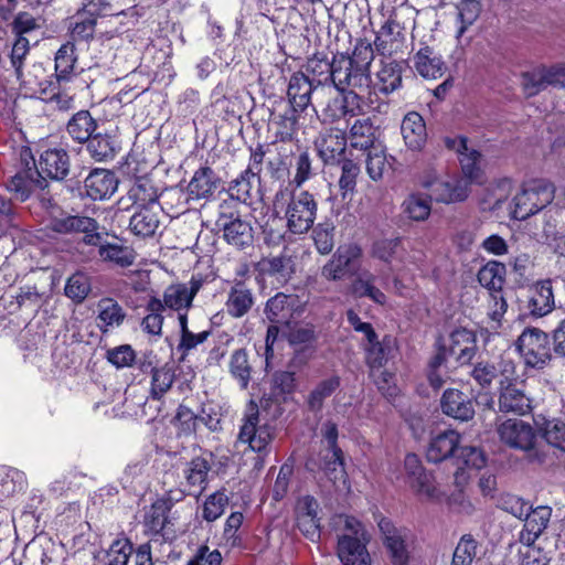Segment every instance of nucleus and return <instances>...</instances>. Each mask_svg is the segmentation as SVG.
<instances>
[{"label": "nucleus", "mask_w": 565, "mask_h": 565, "mask_svg": "<svg viewBox=\"0 0 565 565\" xmlns=\"http://www.w3.org/2000/svg\"><path fill=\"white\" fill-rule=\"evenodd\" d=\"M169 504L164 500L156 501L145 515V526L148 532L158 535L160 534L163 540L173 537V531H170L168 524Z\"/></svg>", "instance_id": "38"}, {"label": "nucleus", "mask_w": 565, "mask_h": 565, "mask_svg": "<svg viewBox=\"0 0 565 565\" xmlns=\"http://www.w3.org/2000/svg\"><path fill=\"white\" fill-rule=\"evenodd\" d=\"M55 75L58 83L68 82L75 74L77 54L75 43L67 41L55 54Z\"/></svg>", "instance_id": "47"}, {"label": "nucleus", "mask_w": 565, "mask_h": 565, "mask_svg": "<svg viewBox=\"0 0 565 565\" xmlns=\"http://www.w3.org/2000/svg\"><path fill=\"white\" fill-rule=\"evenodd\" d=\"M383 545L393 565H408L411 558V531L404 526H396L390 519L379 521Z\"/></svg>", "instance_id": "5"}, {"label": "nucleus", "mask_w": 565, "mask_h": 565, "mask_svg": "<svg viewBox=\"0 0 565 565\" xmlns=\"http://www.w3.org/2000/svg\"><path fill=\"white\" fill-rule=\"evenodd\" d=\"M296 297L292 295H286L284 292L276 294L266 302V318L276 324L288 322L294 307L296 306Z\"/></svg>", "instance_id": "45"}, {"label": "nucleus", "mask_w": 565, "mask_h": 565, "mask_svg": "<svg viewBox=\"0 0 565 565\" xmlns=\"http://www.w3.org/2000/svg\"><path fill=\"white\" fill-rule=\"evenodd\" d=\"M305 70L303 73L309 75L319 88L333 82V60L330 62L326 57L313 55L307 61Z\"/></svg>", "instance_id": "51"}, {"label": "nucleus", "mask_w": 565, "mask_h": 565, "mask_svg": "<svg viewBox=\"0 0 565 565\" xmlns=\"http://www.w3.org/2000/svg\"><path fill=\"white\" fill-rule=\"evenodd\" d=\"M552 284V279H543L530 288L526 309L532 317H544L555 308Z\"/></svg>", "instance_id": "23"}, {"label": "nucleus", "mask_w": 565, "mask_h": 565, "mask_svg": "<svg viewBox=\"0 0 565 565\" xmlns=\"http://www.w3.org/2000/svg\"><path fill=\"white\" fill-rule=\"evenodd\" d=\"M460 436L455 430H445L431 437L427 449L428 461L437 463L450 457H456L459 448Z\"/></svg>", "instance_id": "27"}, {"label": "nucleus", "mask_w": 565, "mask_h": 565, "mask_svg": "<svg viewBox=\"0 0 565 565\" xmlns=\"http://www.w3.org/2000/svg\"><path fill=\"white\" fill-rule=\"evenodd\" d=\"M555 184L545 179L534 181L529 188L515 194L512 201V217L526 220L552 203L555 198Z\"/></svg>", "instance_id": "3"}, {"label": "nucleus", "mask_w": 565, "mask_h": 565, "mask_svg": "<svg viewBox=\"0 0 565 565\" xmlns=\"http://www.w3.org/2000/svg\"><path fill=\"white\" fill-rule=\"evenodd\" d=\"M501 383V393L499 396V409L503 413H514L525 415L531 411V399L515 384L509 383L503 386Z\"/></svg>", "instance_id": "36"}, {"label": "nucleus", "mask_w": 565, "mask_h": 565, "mask_svg": "<svg viewBox=\"0 0 565 565\" xmlns=\"http://www.w3.org/2000/svg\"><path fill=\"white\" fill-rule=\"evenodd\" d=\"M254 306V296L244 282H236L228 291L225 302L227 313L233 318H242Z\"/></svg>", "instance_id": "40"}, {"label": "nucleus", "mask_w": 565, "mask_h": 565, "mask_svg": "<svg viewBox=\"0 0 565 565\" xmlns=\"http://www.w3.org/2000/svg\"><path fill=\"white\" fill-rule=\"evenodd\" d=\"M362 95L360 93L344 92L332 98L323 113L326 119L331 121L345 117H354L361 113Z\"/></svg>", "instance_id": "31"}, {"label": "nucleus", "mask_w": 565, "mask_h": 565, "mask_svg": "<svg viewBox=\"0 0 565 565\" xmlns=\"http://www.w3.org/2000/svg\"><path fill=\"white\" fill-rule=\"evenodd\" d=\"M376 127L370 118L358 119L350 129V143L354 149L369 150L376 139Z\"/></svg>", "instance_id": "49"}, {"label": "nucleus", "mask_w": 565, "mask_h": 565, "mask_svg": "<svg viewBox=\"0 0 565 565\" xmlns=\"http://www.w3.org/2000/svg\"><path fill=\"white\" fill-rule=\"evenodd\" d=\"M446 146L458 153L463 175L470 182L480 181L481 169L479 163L481 153L468 147V139L462 136L447 138Z\"/></svg>", "instance_id": "19"}, {"label": "nucleus", "mask_w": 565, "mask_h": 565, "mask_svg": "<svg viewBox=\"0 0 565 565\" xmlns=\"http://www.w3.org/2000/svg\"><path fill=\"white\" fill-rule=\"evenodd\" d=\"M134 553L132 543L128 539L115 540L99 558L100 565H128Z\"/></svg>", "instance_id": "55"}, {"label": "nucleus", "mask_w": 565, "mask_h": 565, "mask_svg": "<svg viewBox=\"0 0 565 565\" xmlns=\"http://www.w3.org/2000/svg\"><path fill=\"white\" fill-rule=\"evenodd\" d=\"M146 310L148 315L141 321L142 330L152 335H160L163 324V302L157 297H151L146 306Z\"/></svg>", "instance_id": "56"}, {"label": "nucleus", "mask_w": 565, "mask_h": 565, "mask_svg": "<svg viewBox=\"0 0 565 565\" xmlns=\"http://www.w3.org/2000/svg\"><path fill=\"white\" fill-rule=\"evenodd\" d=\"M440 406L444 414L460 422H468L475 416L472 399L459 390H446Z\"/></svg>", "instance_id": "26"}, {"label": "nucleus", "mask_w": 565, "mask_h": 565, "mask_svg": "<svg viewBox=\"0 0 565 565\" xmlns=\"http://www.w3.org/2000/svg\"><path fill=\"white\" fill-rule=\"evenodd\" d=\"M515 348L526 366L543 369L552 358L547 333L537 328H525L515 341Z\"/></svg>", "instance_id": "4"}, {"label": "nucleus", "mask_w": 565, "mask_h": 565, "mask_svg": "<svg viewBox=\"0 0 565 565\" xmlns=\"http://www.w3.org/2000/svg\"><path fill=\"white\" fill-rule=\"evenodd\" d=\"M404 40L402 25L388 19L376 33L373 50L383 56H392L402 50Z\"/></svg>", "instance_id": "25"}, {"label": "nucleus", "mask_w": 565, "mask_h": 565, "mask_svg": "<svg viewBox=\"0 0 565 565\" xmlns=\"http://www.w3.org/2000/svg\"><path fill=\"white\" fill-rule=\"evenodd\" d=\"M374 60V50L371 43L360 41L356 43L351 56L337 54L333 56L332 85L340 93L353 92L362 95L370 90L371 64Z\"/></svg>", "instance_id": "1"}, {"label": "nucleus", "mask_w": 565, "mask_h": 565, "mask_svg": "<svg viewBox=\"0 0 565 565\" xmlns=\"http://www.w3.org/2000/svg\"><path fill=\"white\" fill-rule=\"evenodd\" d=\"M202 287L200 279H191L189 284H177L169 286L161 300L166 308L172 310L188 309L192 306V301Z\"/></svg>", "instance_id": "30"}, {"label": "nucleus", "mask_w": 565, "mask_h": 565, "mask_svg": "<svg viewBox=\"0 0 565 565\" xmlns=\"http://www.w3.org/2000/svg\"><path fill=\"white\" fill-rule=\"evenodd\" d=\"M551 515L552 509L548 507L540 505L531 509L523 519L524 526L520 532V542L531 547L547 527Z\"/></svg>", "instance_id": "29"}, {"label": "nucleus", "mask_w": 565, "mask_h": 565, "mask_svg": "<svg viewBox=\"0 0 565 565\" xmlns=\"http://www.w3.org/2000/svg\"><path fill=\"white\" fill-rule=\"evenodd\" d=\"M51 228L58 234L83 233V242L86 245H98L102 241L97 221L84 215L55 217L51 222Z\"/></svg>", "instance_id": "8"}, {"label": "nucleus", "mask_w": 565, "mask_h": 565, "mask_svg": "<svg viewBox=\"0 0 565 565\" xmlns=\"http://www.w3.org/2000/svg\"><path fill=\"white\" fill-rule=\"evenodd\" d=\"M258 411L247 415L241 426L237 443L246 444L253 451L266 455L273 440V428L269 425H258Z\"/></svg>", "instance_id": "9"}, {"label": "nucleus", "mask_w": 565, "mask_h": 565, "mask_svg": "<svg viewBox=\"0 0 565 565\" xmlns=\"http://www.w3.org/2000/svg\"><path fill=\"white\" fill-rule=\"evenodd\" d=\"M20 85L30 95H54L53 84L45 79V72L41 64H33L26 73L22 71L21 76H17Z\"/></svg>", "instance_id": "43"}, {"label": "nucleus", "mask_w": 565, "mask_h": 565, "mask_svg": "<svg viewBox=\"0 0 565 565\" xmlns=\"http://www.w3.org/2000/svg\"><path fill=\"white\" fill-rule=\"evenodd\" d=\"M98 254L104 262L111 263L121 268L129 267L135 262L134 250L127 246L115 243H102L97 245Z\"/></svg>", "instance_id": "52"}, {"label": "nucleus", "mask_w": 565, "mask_h": 565, "mask_svg": "<svg viewBox=\"0 0 565 565\" xmlns=\"http://www.w3.org/2000/svg\"><path fill=\"white\" fill-rule=\"evenodd\" d=\"M31 162L41 172V177L63 180L70 171V157L64 149H47L40 156L38 166L32 157Z\"/></svg>", "instance_id": "21"}, {"label": "nucleus", "mask_w": 565, "mask_h": 565, "mask_svg": "<svg viewBox=\"0 0 565 565\" xmlns=\"http://www.w3.org/2000/svg\"><path fill=\"white\" fill-rule=\"evenodd\" d=\"M450 355H454L461 365L468 364L476 354V335L466 328L454 330L449 337Z\"/></svg>", "instance_id": "35"}, {"label": "nucleus", "mask_w": 565, "mask_h": 565, "mask_svg": "<svg viewBox=\"0 0 565 565\" xmlns=\"http://www.w3.org/2000/svg\"><path fill=\"white\" fill-rule=\"evenodd\" d=\"M97 129V122L88 110L75 113L66 125L67 134L79 143L86 142Z\"/></svg>", "instance_id": "46"}, {"label": "nucleus", "mask_w": 565, "mask_h": 565, "mask_svg": "<svg viewBox=\"0 0 565 565\" xmlns=\"http://www.w3.org/2000/svg\"><path fill=\"white\" fill-rule=\"evenodd\" d=\"M457 38H461L470 25H472L480 15L481 4L477 0H461L457 4Z\"/></svg>", "instance_id": "58"}, {"label": "nucleus", "mask_w": 565, "mask_h": 565, "mask_svg": "<svg viewBox=\"0 0 565 565\" xmlns=\"http://www.w3.org/2000/svg\"><path fill=\"white\" fill-rule=\"evenodd\" d=\"M500 439L511 448L530 450L536 434L534 428L521 419H508L498 427Z\"/></svg>", "instance_id": "11"}, {"label": "nucleus", "mask_w": 565, "mask_h": 565, "mask_svg": "<svg viewBox=\"0 0 565 565\" xmlns=\"http://www.w3.org/2000/svg\"><path fill=\"white\" fill-rule=\"evenodd\" d=\"M211 468V460L205 456L193 457L184 463L182 476L188 494L199 497L205 490Z\"/></svg>", "instance_id": "17"}, {"label": "nucleus", "mask_w": 565, "mask_h": 565, "mask_svg": "<svg viewBox=\"0 0 565 565\" xmlns=\"http://www.w3.org/2000/svg\"><path fill=\"white\" fill-rule=\"evenodd\" d=\"M407 482L412 490L422 499L440 501L444 497V492L436 484L434 476L426 470L409 479Z\"/></svg>", "instance_id": "53"}, {"label": "nucleus", "mask_w": 565, "mask_h": 565, "mask_svg": "<svg viewBox=\"0 0 565 565\" xmlns=\"http://www.w3.org/2000/svg\"><path fill=\"white\" fill-rule=\"evenodd\" d=\"M550 86L565 87V64L551 67L539 65L521 74V87L525 97L536 96Z\"/></svg>", "instance_id": "6"}, {"label": "nucleus", "mask_w": 565, "mask_h": 565, "mask_svg": "<svg viewBox=\"0 0 565 565\" xmlns=\"http://www.w3.org/2000/svg\"><path fill=\"white\" fill-rule=\"evenodd\" d=\"M376 276L364 270L352 282V292L358 298H369L375 303L384 305L386 296L375 286Z\"/></svg>", "instance_id": "48"}, {"label": "nucleus", "mask_w": 565, "mask_h": 565, "mask_svg": "<svg viewBox=\"0 0 565 565\" xmlns=\"http://www.w3.org/2000/svg\"><path fill=\"white\" fill-rule=\"evenodd\" d=\"M161 205L138 207L129 222L130 231L141 237H150L160 226Z\"/></svg>", "instance_id": "32"}, {"label": "nucleus", "mask_w": 565, "mask_h": 565, "mask_svg": "<svg viewBox=\"0 0 565 565\" xmlns=\"http://www.w3.org/2000/svg\"><path fill=\"white\" fill-rule=\"evenodd\" d=\"M477 548L478 542L471 534L462 535L455 547L450 565H472Z\"/></svg>", "instance_id": "62"}, {"label": "nucleus", "mask_w": 565, "mask_h": 565, "mask_svg": "<svg viewBox=\"0 0 565 565\" xmlns=\"http://www.w3.org/2000/svg\"><path fill=\"white\" fill-rule=\"evenodd\" d=\"M318 508V501L311 495L299 498L296 504L298 529L311 541H316L320 537Z\"/></svg>", "instance_id": "20"}, {"label": "nucleus", "mask_w": 565, "mask_h": 565, "mask_svg": "<svg viewBox=\"0 0 565 565\" xmlns=\"http://www.w3.org/2000/svg\"><path fill=\"white\" fill-rule=\"evenodd\" d=\"M415 71L424 78L436 79L446 71L445 62L440 54L430 46L420 47L413 57Z\"/></svg>", "instance_id": "34"}, {"label": "nucleus", "mask_w": 565, "mask_h": 565, "mask_svg": "<svg viewBox=\"0 0 565 565\" xmlns=\"http://www.w3.org/2000/svg\"><path fill=\"white\" fill-rule=\"evenodd\" d=\"M174 379V370L168 364L159 369H153L150 396L153 399H160L171 388Z\"/></svg>", "instance_id": "60"}, {"label": "nucleus", "mask_w": 565, "mask_h": 565, "mask_svg": "<svg viewBox=\"0 0 565 565\" xmlns=\"http://www.w3.org/2000/svg\"><path fill=\"white\" fill-rule=\"evenodd\" d=\"M97 309L98 328L103 333L119 328L126 319L124 308L113 298H102L97 303Z\"/></svg>", "instance_id": "41"}, {"label": "nucleus", "mask_w": 565, "mask_h": 565, "mask_svg": "<svg viewBox=\"0 0 565 565\" xmlns=\"http://www.w3.org/2000/svg\"><path fill=\"white\" fill-rule=\"evenodd\" d=\"M259 183V177L252 178L243 171L235 180L230 183L228 194L232 199L246 203L252 199V190Z\"/></svg>", "instance_id": "63"}, {"label": "nucleus", "mask_w": 565, "mask_h": 565, "mask_svg": "<svg viewBox=\"0 0 565 565\" xmlns=\"http://www.w3.org/2000/svg\"><path fill=\"white\" fill-rule=\"evenodd\" d=\"M318 89L319 87L309 75L296 72L289 78L286 103L305 111L311 105L312 94Z\"/></svg>", "instance_id": "24"}, {"label": "nucleus", "mask_w": 565, "mask_h": 565, "mask_svg": "<svg viewBox=\"0 0 565 565\" xmlns=\"http://www.w3.org/2000/svg\"><path fill=\"white\" fill-rule=\"evenodd\" d=\"M220 178L210 167L199 168L188 184V193L191 199H209L217 189Z\"/></svg>", "instance_id": "37"}, {"label": "nucleus", "mask_w": 565, "mask_h": 565, "mask_svg": "<svg viewBox=\"0 0 565 565\" xmlns=\"http://www.w3.org/2000/svg\"><path fill=\"white\" fill-rule=\"evenodd\" d=\"M468 182L465 180H436L430 184V196L439 203L462 202L468 198Z\"/></svg>", "instance_id": "33"}, {"label": "nucleus", "mask_w": 565, "mask_h": 565, "mask_svg": "<svg viewBox=\"0 0 565 565\" xmlns=\"http://www.w3.org/2000/svg\"><path fill=\"white\" fill-rule=\"evenodd\" d=\"M401 134L408 150L422 151L427 142V129L422 115L417 111L407 113L401 124Z\"/></svg>", "instance_id": "22"}, {"label": "nucleus", "mask_w": 565, "mask_h": 565, "mask_svg": "<svg viewBox=\"0 0 565 565\" xmlns=\"http://www.w3.org/2000/svg\"><path fill=\"white\" fill-rule=\"evenodd\" d=\"M259 265L263 274L274 278L278 284L287 282L294 271L291 259L285 255L264 258Z\"/></svg>", "instance_id": "50"}, {"label": "nucleus", "mask_w": 565, "mask_h": 565, "mask_svg": "<svg viewBox=\"0 0 565 565\" xmlns=\"http://www.w3.org/2000/svg\"><path fill=\"white\" fill-rule=\"evenodd\" d=\"M338 164L341 167L339 189L341 191L342 199H345L348 194H352L355 191L356 179L360 174V167L351 159H343L338 162Z\"/></svg>", "instance_id": "64"}, {"label": "nucleus", "mask_w": 565, "mask_h": 565, "mask_svg": "<svg viewBox=\"0 0 565 565\" xmlns=\"http://www.w3.org/2000/svg\"><path fill=\"white\" fill-rule=\"evenodd\" d=\"M362 249L356 244L340 246L331 259L322 267V276L328 280L343 279L355 268Z\"/></svg>", "instance_id": "10"}, {"label": "nucleus", "mask_w": 565, "mask_h": 565, "mask_svg": "<svg viewBox=\"0 0 565 565\" xmlns=\"http://www.w3.org/2000/svg\"><path fill=\"white\" fill-rule=\"evenodd\" d=\"M128 195L137 207L160 205L159 188L148 175L137 177L131 185Z\"/></svg>", "instance_id": "42"}, {"label": "nucleus", "mask_w": 565, "mask_h": 565, "mask_svg": "<svg viewBox=\"0 0 565 565\" xmlns=\"http://www.w3.org/2000/svg\"><path fill=\"white\" fill-rule=\"evenodd\" d=\"M90 157L99 162L111 160L121 149L116 129H97L86 141Z\"/></svg>", "instance_id": "14"}, {"label": "nucleus", "mask_w": 565, "mask_h": 565, "mask_svg": "<svg viewBox=\"0 0 565 565\" xmlns=\"http://www.w3.org/2000/svg\"><path fill=\"white\" fill-rule=\"evenodd\" d=\"M369 537L342 534L338 539L337 554L342 565H371V555L366 548Z\"/></svg>", "instance_id": "12"}, {"label": "nucleus", "mask_w": 565, "mask_h": 565, "mask_svg": "<svg viewBox=\"0 0 565 565\" xmlns=\"http://www.w3.org/2000/svg\"><path fill=\"white\" fill-rule=\"evenodd\" d=\"M316 148L324 164H335L342 161L347 149V137L341 129H328L317 138Z\"/></svg>", "instance_id": "15"}, {"label": "nucleus", "mask_w": 565, "mask_h": 565, "mask_svg": "<svg viewBox=\"0 0 565 565\" xmlns=\"http://www.w3.org/2000/svg\"><path fill=\"white\" fill-rule=\"evenodd\" d=\"M404 63L395 60L382 61L376 73V87L380 93L390 95L402 87Z\"/></svg>", "instance_id": "39"}, {"label": "nucleus", "mask_w": 565, "mask_h": 565, "mask_svg": "<svg viewBox=\"0 0 565 565\" xmlns=\"http://www.w3.org/2000/svg\"><path fill=\"white\" fill-rule=\"evenodd\" d=\"M303 110L280 98L270 111V120L276 126V135L281 141L290 140L298 130V118Z\"/></svg>", "instance_id": "16"}, {"label": "nucleus", "mask_w": 565, "mask_h": 565, "mask_svg": "<svg viewBox=\"0 0 565 565\" xmlns=\"http://www.w3.org/2000/svg\"><path fill=\"white\" fill-rule=\"evenodd\" d=\"M505 265L498 260H489L483 265L478 274V282L490 294L502 292L505 282Z\"/></svg>", "instance_id": "44"}, {"label": "nucleus", "mask_w": 565, "mask_h": 565, "mask_svg": "<svg viewBox=\"0 0 565 565\" xmlns=\"http://www.w3.org/2000/svg\"><path fill=\"white\" fill-rule=\"evenodd\" d=\"M291 167L295 169V174L286 185L289 189H299L313 177L312 160L307 151H301L295 156Z\"/></svg>", "instance_id": "57"}, {"label": "nucleus", "mask_w": 565, "mask_h": 565, "mask_svg": "<svg viewBox=\"0 0 565 565\" xmlns=\"http://www.w3.org/2000/svg\"><path fill=\"white\" fill-rule=\"evenodd\" d=\"M173 424L179 436L194 435L200 425L199 414H195L190 407L181 404L177 408Z\"/></svg>", "instance_id": "61"}, {"label": "nucleus", "mask_w": 565, "mask_h": 565, "mask_svg": "<svg viewBox=\"0 0 565 565\" xmlns=\"http://www.w3.org/2000/svg\"><path fill=\"white\" fill-rule=\"evenodd\" d=\"M321 469L326 477L333 483L343 480L345 477V469L342 450H327L322 457Z\"/></svg>", "instance_id": "59"}, {"label": "nucleus", "mask_w": 565, "mask_h": 565, "mask_svg": "<svg viewBox=\"0 0 565 565\" xmlns=\"http://www.w3.org/2000/svg\"><path fill=\"white\" fill-rule=\"evenodd\" d=\"M30 162L25 161V168L18 171L11 177L7 186L9 191L13 192L15 198L20 201L28 200L35 190H44L47 186V181L41 177L35 167H29Z\"/></svg>", "instance_id": "13"}, {"label": "nucleus", "mask_w": 565, "mask_h": 565, "mask_svg": "<svg viewBox=\"0 0 565 565\" xmlns=\"http://www.w3.org/2000/svg\"><path fill=\"white\" fill-rule=\"evenodd\" d=\"M116 175L106 169H95L85 179L84 186L87 196L92 200H106L117 190Z\"/></svg>", "instance_id": "28"}, {"label": "nucleus", "mask_w": 565, "mask_h": 565, "mask_svg": "<svg viewBox=\"0 0 565 565\" xmlns=\"http://www.w3.org/2000/svg\"><path fill=\"white\" fill-rule=\"evenodd\" d=\"M217 225L223 232L224 241L238 250L253 246L254 230L246 217L239 213H223L217 220Z\"/></svg>", "instance_id": "7"}, {"label": "nucleus", "mask_w": 565, "mask_h": 565, "mask_svg": "<svg viewBox=\"0 0 565 565\" xmlns=\"http://www.w3.org/2000/svg\"><path fill=\"white\" fill-rule=\"evenodd\" d=\"M228 369L231 375L238 382L241 388L246 390L250 381L252 366L245 349H237L232 353Z\"/></svg>", "instance_id": "54"}, {"label": "nucleus", "mask_w": 565, "mask_h": 565, "mask_svg": "<svg viewBox=\"0 0 565 565\" xmlns=\"http://www.w3.org/2000/svg\"><path fill=\"white\" fill-rule=\"evenodd\" d=\"M47 301V295L40 291L36 286L25 285L19 288L15 296L8 305L10 313L20 312L24 316V320L34 316L39 309Z\"/></svg>", "instance_id": "18"}, {"label": "nucleus", "mask_w": 565, "mask_h": 565, "mask_svg": "<svg viewBox=\"0 0 565 565\" xmlns=\"http://www.w3.org/2000/svg\"><path fill=\"white\" fill-rule=\"evenodd\" d=\"M273 211L277 216L282 215L290 233L301 235L312 227L317 217L318 203L309 191L296 192L288 186H281L274 196Z\"/></svg>", "instance_id": "2"}]
</instances>
